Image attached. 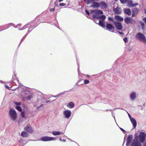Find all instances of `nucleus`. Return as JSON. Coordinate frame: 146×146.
I'll return each mask as SVG.
<instances>
[{
	"mask_svg": "<svg viewBox=\"0 0 146 146\" xmlns=\"http://www.w3.org/2000/svg\"><path fill=\"white\" fill-rule=\"evenodd\" d=\"M90 13L92 15L93 18L94 19H99V25L103 28L105 27L106 23L104 22V21L106 19V16L104 15L99 16L103 13L102 11L100 10H96L90 11Z\"/></svg>",
	"mask_w": 146,
	"mask_h": 146,
	"instance_id": "f257e3e1",
	"label": "nucleus"
},
{
	"mask_svg": "<svg viewBox=\"0 0 146 146\" xmlns=\"http://www.w3.org/2000/svg\"><path fill=\"white\" fill-rule=\"evenodd\" d=\"M9 116L11 119L13 121H15L17 118V115L13 108H11L9 111Z\"/></svg>",
	"mask_w": 146,
	"mask_h": 146,
	"instance_id": "f03ea898",
	"label": "nucleus"
},
{
	"mask_svg": "<svg viewBox=\"0 0 146 146\" xmlns=\"http://www.w3.org/2000/svg\"><path fill=\"white\" fill-rule=\"evenodd\" d=\"M135 38H136L139 40L140 41L144 43H146V38L143 33H137Z\"/></svg>",
	"mask_w": 146,
	"mask_h": 146,
	"instance_id": "7ed1b4c3",
	"label": "nucleus"
},
{
	"mask_svg": "<svg viewBox=\"0 0 146 146\" xmlns=\"http://www.w3.org/2000/svg\"><path fill=\"white\" fill-rule=\"evenodd\" d=\"M146 137V134L144 132H141L138 136L135 137L141 142L143 143L145 140V138Z\"/></svg>",
	"mask_w": 146,
	"mask_h": 146,
	"instance_id": "20e7f679",
	"label": "nucleus"
},
{
	"mask_svg": "<svg viewBox=\"0 0 146 146\" xmlns=\"http://www.w3.org/2000/svg\"><path fill=\"white\" fill-rule=\"evenodd\" d=\"M110 21L113 23L116 29L118 30H121L123 29L121 24L119 22H114L113 18L110 17Z\"/></svg>",
	"mask_w": 146,
	"mask_h": 146,
	"instance_id": "39448f33",
	"label": "nucleus"
},
{
	"mask_svg": "<svg viewBox=\"0 0 146 146\" xmlns=\"http://www.w3.org/2000/svg\"><path fill=\"white\" fill-rule=\"evenodd\" d=\"M56 139L54 137L45 136L41 137L39 140L43 141H47L55 140Z\"/></svg>",
	"mask_w": 146,
	"mask_h": 146,
	"instance_id": "423d86ee",
	"label": "nucleus"
},
{
	"mask_svg": "<svg viewBox=\"0 0 146 146\" xmlns=\"http://www.w3.org/2000/svg\"><path fill=\"white\" fill-rule=\"evenodd\" d=\"M132 146H141V145L137 139L135 138L131 144Z\"/></svg>",
	"mask_w": 146,
	"mask_h": 146,
	"instance_id": "0eeeda50",
	"label": "nucleus"
},
{
	"mask_svg": "<svg viewBox=\"0 0 146 146\" xmlns=\"http://www.w3.org/2000/svg\"><path fill=\"white\" fill-rule=\"evenodd\" d=\"M64 115L66 118H69L71 114V111L70 110H67L63 112Z\"/></svg>",
	"mask_w": 146,
	"mask_h": 146,
	"instance_id": "6e6552de",
	"label": "nucleus"
},
{
	"mask_svg": "<svg viewBox=\"0 0 146 146\" xmlns=\"http://www.w3.org/2000/svg\"><path fill=\"white\" fill-rule=\"evenodd\" d=\"M124 21L127 24L132 23L135 22L134 20L132 18L130 17L125 18L124 19Z\"/></svg>",
	"mask_w": 146,
	"mask_h": 146,
	"instance_id": "1a4fd4ad",
	"label": "nucleus"
},
{
	"mask_svg": "<svg viewBox=\"0 0 146 146\" xmlns=\"http://www.w3.org/2000/svg\"><path fill=\"white\" fill-rule=\"evenodd\" d=\"M113 11L114 13L117 14H119L122 12V9L121 8L117 7L116 8L113 9Z\"/></svg>",
	"mask_w": 146,
	"mask_h": 146,
	"instance_id": "9d476101",
	"label": "nucleus"
},
{
	"mask_svg": "<svg viewBox=\"0 0 146 146\" xmlns=\"http://www.w3.org/2000/svg\"><path fill=\"white\" fill-rule=\"evenodd\" d=\"M139 10L137 8H133L132 9V16L133 17H135L137 15L139 12Z\"/></svg>",
	"mask_w": 146,
	"mask_h": 146,
	"instance_id": "9b49d317",
	"label": "nucleus"
},
{
	"mask_svg": "<svg viewBox=\"0 0 146 146\" xmlns=\"http://www.w3.org/2000/svg\"><path fill=\"white\" fill-rule=\"evenodd\" d=\"M24 129L25 130L29 133H31L33 131L32 127L29 125H27L26 127H25Z\"/></svg>",
	"mask_w": 146,
	"mask_h": 146,
	"instance_id": "f8f14e48",
	"label": "nucleus"
},
{
	"mask_svg": "<svg viewBox=\"0 0 146 146\" xmlns=\"http://www.w3.org/2000/svg\"><path fill=\"white\" fill-rule=\"evenodd\" d=\"M138 5V4L137 3H136L135 4H133L132 1H129L127 3V5L130 7H133Z\"/></svg>",
	"mask_w": 146,
	"mask_h": 146,
	"instance_id": "ddd939ff",
	"label": "nucleus"
},
{
	"mask_svg": "<svg viewBox=\"0 0 146 146\" xmlns=\"http://www.w3.org/2000/svg\"><path fill=\"white\" fill-rule=\"evenodd\" d=\"M132 139V135H129L128 136L126 141V145H128L130 144Z\"/></svg>",
	"mask_w": 146,
	"mask_h": 146,
	"instance_id": "4468645a",
	"label": "nucleus"
},
{
	"mask_svg": "<svg viewBox=\"0 0 146 146\" xmlns=\"http://www.w3.org/2000/svg\"><path fill=\"white\" fill-rule=\"evenodd\" d=\"M125 13L129 16H130L131 15V11L129 9L126 8L123 9Z\"/></svg>",
	"mask_w": 146,
	"mask_h": 146,
	"instance_id": "2eb2a0df",
	"label": "nucleus"
},
{
	"mask_svg": "<svg viewBox=\"0 0 146 146\" xmlns=\"http://www.w3.org/2000/svg\"><path fill=\"white\" fill-rule=\"evenodd\" d=\"M131 121L133 124L134 128H135L137 126V122L135 120L133 117H129Z\"/></svg>",
	"mask_w": 146,
	"mask_h": 146,
	"instance_id": "dca6fc26",
	"label": "nucleus"
},
{
	"mask_svg": "<svg viewBox=\"0 0 146 146\" xmlns=\"http://www.w3.org/2000/svg\"><path fill=\"white\" fill-rule=\"evenodd\" d=\"M114 18L115 19L118 21L121 22L123 20V18L119 15L115 16Z\"/></svg>",
	"mask_w": 146,
	"mask_h": 146,
	"instance_id": "f3484780",
	"label": "nucleus"
},
{
	"mask_svg": "<svg viewBox=\"0 0 146 146\" xmlns=\"http://www.w3.org/2000/svg\"><path fill=\"white\" fill-rule=\"evenodd\" d=\"M100 4L98 3L94 2L93 3V4L91 5V7L94 8H98Z\"/></svg>",
	"mask_w": 146,
	"mask_h": 146,
	"instance_id": "a211bd4d",
	"label": "nucleus"
},
{
	"mask_svg": "<svg viewBox=\"0 0 146 146\" xmlns=\"http://www.w3.org/2000/svg\"><path fill=\"white\" fill-rule=\"evenodd\" d=\"M74 104L72 102H69L67 105V106L70 108H72L74 107Z\"/></svg>",
	"mask_w": 146,
	"mask_h": 146,
	"instance_id": "6ab92c4d",
	"label": "nucleus"
},
{
	"mask_svg": "<svg viewBox=\"0 0 146 146\" xmlns=\"http://www.w3.org/2000/svg\"><path fill=\"white\" fill-rule=\"evenodd\" d=\"M21 135L23 137H27L29 135L25 131L22 132Z\"/></svg>",
	"mask_w": 146,
	"mask_h": 146,
	"instance_id": "aec40b11",
	"label": "nucleus"
},
{
	"mask_svg": "<svg viewBox=\"0 0 146 146\" xmlns=\"http://www.w3.org/2000/svg\"><path fill=\"white\" fill-rule=\"evenodd\" d=\"M131 99L133 100L136 98V94L135 92L132 93L130 95Z\"/></svg>",
	"mask_w": 146,
	"mask_h": 146,
	"instance_id": "412c9836",
	"label": "nucleus"
},
{
	"mask_svg": "<svg viewBox=\"0 0 146 146\" xmlns=\"http://www.w3.org/2000/svg\"><path fill=\"white\" fill-rule=\"evenodd\" d=\"M62 133L60 131H54L52 133L54 135H58L61 134Z\"/></svg>",
	"mask_w": 146,
	"mask_h": 146,
	"instance_id": "4be33fe9",
	"label": "nucleus"
},
{
	"mask_svg": "<svg viewBox=\"0 0 146 146\" xmlns=\"http://www.w3.org/2000/svg\"><path fill=\"white\" fill-rule=\"evenodd\" d=\"M100 4L102 7H103L104 8H106L107 7V5L103 1L101 2L100 3Z\"/></svg>",
	"mask_w": 146,
	"mask_h": 146,
	"instance_id": "5701e85b",
	"label": "nucleus"
},
{
	"mask_svg": "<svg viewBox=\"0 0 146 146\" xmlns=\"http://www.w3.org/2000/svg\"><path fill=\"white\" fill-rule=\"evenodd\" d=\"M38 103H39L40 104H40V105L39 106H38V104L37 103H36V105L37 106H36V107H37V108H40V107H41L42 105V104H41L42 103V102H41V101L40 100H38Z\"/></svg>",
	"mask_w": 146,
	"mask_h": 146,
	"instance_id": "b1692460",
	"label": "nucleus"
},
{
	"mask_svg": "<svg viewBox=\"0 0 146 146\" xmlns=\"http://www.w3.org/2000/svg\"><path fill=\"white\" fill-rule=\"evenodd\" d=\"M94 2V0H87L86 1V3L87 4H89Z\"/></svg>",
	"mask_w": 146,
	"mask_h": 146,
	"instance_id": "393cba45",
	"label": "nucleus"
},
{
	"mask_svg": "<svg viewBox=\"0 0 146 146\" xmlns=\"http://www.w3.org/2000/svg\"><path fill=\"white\" fill-rule=\"evenodd\" d=\"M106 29L109 31H110V24L109 23H106Z\"/></svg>",
	"mask_w": 146,
	"mask_h": 146,
	"instance_id": "a878e982",
	"label": "nucleus"
},
{
	"mask_svg": "<svg viewBox=\"0 0 146 146\" xmlns=\"http://www.w3.org/2000/svg\"><path fill=\"white\" fill-rule=\"evenodd\" d=\"M115 29V27L110 24V30L114 31Z\"/></svg>",
	"mask_w": 146,
	"mask_h": 146,
	"instance_id": "bb28decb",
	"label": "nucleus"
},
{
	"mask_svg": "<svg viewBox=\"0 0 146 146\" xmlns=\"http://www.w3.org/2000/svg\"><path fill=\"white\" fill-rule=\"evenodd\" d=\"M16 108L19 111H22V109L19 106H17L16 107Z\"/></svg>",
	"mask_w": 146,
	"mask_h": 146,
	"instance_id": "cd10ccee",
	"label": "nucleus"
},
{
	"mask_svg": "<svg viewBox=\"0 0 146 146\" xmlns=\"http://www.w3.org/2000/svg\"><path fill=\"white\" fill-rule=\"evenodd\" d=\"M89 81L87 80H84V83L85 84H87L89 83Z\"/></svg>",
	"mask_w": 146,
	"mask_h": 146,
	"instance_id": "c85d7f7f",
	"label": "nucleus"
},
{
	"mask_svg": "<svg viewBox=\"0 0 146 146\" xmlns=\"http://www.w3.org/2000/svg\"><path fill=\"white\" fill-rule=\"evenodd\" d=\"M121 2L123 3H126L128 0H120Z\"/></svg>",
	"mask_w": 146,
	"mask_h": 146,
	"instance_id": "c756f323",
	"label": "nucleus"
},
{
	"mask_svg": "<svg viewBox=\"0 0 146 146\" xmlns=\"http://www.w3.org/2000/svg\"><path fill=\"white\" fill-rule=\"evenodd\" d=\"M21 116L23 117H25V113L24 112H22L21 113Z\"/></svg>",
	"mask_w": 146,
	"mask_h": 146,
	"instance_id": "7c9ffc66",
	"label": "nucleus"
},
{
	"mask_svg": "<svg viewBox=\"0 0 146 146\" xmlns=\"http://www.w3.org/2000/svg\"><path fill=\"white\" fill-rule=\"evenodd\" d=\"M64 94V92H63V93H60L59 94H58L56 96H54V97H56L59 96H60V95H61L62 94Z\"/></svg>",
	"mask_w": 146,
	"mask_h": 146,
	"instance_id": "2f4dec72",
	"label": "nucleus"
},
{
	"mask_svg": "<svg viewBox=\"0 0 146 146\" xmlns=\"http://www.w3.org/2000/svg\"><path fill=\"white\" fill-rule=\"evenodd\" d=\"M123 40L124 42L125 43H127L128 42L127 39V37H125L124 38Z\"/></svg>",
	"mask_w": 146,
	"mask_h": 146,
	"instance_id": "473e14b6",
	"label": "nucleus"
},
{
	"mask_svg": "<svg viewBox=\"0 0 146 146\" xmlns=\"http://www.w3.org/2000/svg\"><path fill=\"white\" fill-rule=\"evenodd\" d=\"M86 13L88 14V15H89L90 14L92 16V14H91L90 13H89V12L87 10H86Z\"/></svg>",
	"mask_w": 146,
	"mask_h": 146,
	"instance_id": "72a5a7b5",
	"label": "nucleus"
},
{
	"mask_svg": "<svg viewBox=\"0 0 146 146\" xmlns=\"http://www.w3.org/2000/svg\"><path fill=\"white\" fill-rule=\"evenodd\" d=\"M59 5L60 6H64L65 5V3H60Z\"/></svg>",
	"mask_w": 146,
	"mask_h": 146,
	"instance_id": "f704fd0d",
	"label": "nucleus"
},
{
	"mask_svg": "<svg viewBox=\"0 0 146 146\" xmlns=\"http://www.w3.org/2000/svg\"><path fill=\"white\" fill-rule=\"evenodd\" d=\"M14 103L16 105H19L21 104V102H14Z\"/></svg>",
	"mask_w": 146,
	"mask_h": 146,
	"instance_id": "c9c22d12",
	"label": "nucleus"
},
{
	"mask_svg": "<svg viewBox=\"0 0 146 146\" xmlns=\"http://www.w3.org/2000/svg\"><path fill=\"white\" fill-rule=\"evenodd\" d=\"M31 98V97L30 96H28L26 97V98L28 100H30Z\"/></svg>",
	"mask_w": 146,
	"mask_h": 146,
	"instance_id": "e433bc0d",
	"label": "nucleus"
},
{
	"mask_svg": "<svg viewBox=\"0 0 146 146\" xmlns=\"http://www.w3.org/2000/svg\"><path fill=\"white\" fill-rule=\"evenodd\" d=\"M59 140L60 141H62L63 142H65L66 141L65 139H63V140H62V139L61 138H60V139H59Z\"/></svg>",
	"mask_w": 146,
	"mask_h": 146,
	"instance_id": "4c0bfd02",
	"label": "nucleus"
},
{
	"mask_svg": "<svg viewBox=\"0 0 146 146\" xmlns=\"http://www.w3.org/2000/svg\"><path fill=\"white\" fill-rule=\"evenodd\" d=\"M55 10V8H52V9H50V11L51 12H53V11H54Z\"/></svg>",
	"mask_w": 146,
	"mask_h": 146,
	"instance_id": "58836bf2",
	"label": "nucleus"
},
{
	"mask_svg": "<svg viewBox=\"0 0 146 146\" xmlns=\"http://www.w3.org/2000/svg\"><path fill=\"white\" fill-rule=\"evenodd\" d=\"M141 25L143 28L144 27L145 25L143 23H142L141 24Z\"/></svg>",
	"mask_w": 146,
	"mask_h": 146,
	"instance_id": "ea45409f",
	"label": "nucleus"
},
{
	"mask_svg": "<svg viewBox=\"0 0 146 146\" xmlns=\"http://www.w3.org/2000/svg\"><path fill=\"white\" fill-rule=\"evenodd\" d=\"M5 87L8 89L9 88V87L7 86H5Z\"/></svg>",
	"mask_w": 146,
	"mask_h": 146,
	"instance_id": "a19ab883",
	"label": "nucleus"
},
{
	"mask_svg": "<svg viewBox=\"0 0 146 146\" xmlns=\"http://www.w3.org/2000/svg\"><path fill=\"white\" fill-rule=\"evenodd\" d=\"M63 0H59L58 1V2H61V1H63Z\"/></svg>",
	"mask_w": 146,
	"mask_h": 146,
	"instance_id": "79ce46f5",
	"label": "nucleus"
},
{
	"mask_svg": "<svg viewBox=\"0 0 146 146\" xmlns=\"http://www.w3.org/2000/svg\"><path fill=\"white\" fill-rule=\"evenodd\" d=\"M119 33L121 34H123V33L122 32H119Z\"/></svg>",
	"mask_w": 146,
	"mask_h": 146,
	"instance_id": "37998d69",
	"label": "nucleus"
},
{
	"mask_svg": "<svg viewBox=\"0 0 146 146\" xmlns=\"http://www.w3.org/2000/svg\"><path fill=\"white\" fill-rule=\"evenodd\" d=\"M86 76L87 77H90V76L88 75H86Z\"/></svg>",
	"mask_w": 146,
	"mask_h": 146,
	"instance_id": "c03bdc74",
	"label": "nucleus"
},
{
	"mask_svg": "<svg viewBox=\"0 0 146 146\" xmlns=\"http://www.w3.org/2000/svg\"><path fill=\"white\" fill-rule=\"evenodd\" d=\"M120 129L122 131H124V130L123 129L120 128Z\"/></svg>",
	"mask_w": 146,
	"mask_h": 146,
	"instance_id": "a18cd8bd",
	"label": "nucleus"
},
{
	"mask_svg": "<svg viewBox=\"0 0 146 146\" xmlns=\"http://www.w3.org/2000/svg\"><path fill=\"white\" fill-rule=\"evenodd\" d=\"M145 14H146V9H145Z\"/></svg>",
	"mask_w": 146,
	"mask_h": 146,
	"instance_id": "49530a36",
	"label": "nucleus"
},
{
	"mask_svg": "<svg viewBox=\"0 0 146 146\" xmlns=\"http://www.w3.org/2000/svg\"><path fill=\"white\" fill-rule=\"evenodd\" d=\"M46 102H49V100H47V101H46Z\"/></svg>",
	"mask_w": 146,
	"mask_h": 146,
	"instance_id": "de8ad7c7",
	"label": "nucleus"
},
{
	"mask_svg": "<svg viewBox=\"0 0 146 146\" xmlns=\"http://www.w3.org/2000/svg\"><path fill=\"white\" fill-rule=\"evenodd\" d=\"M108 19L109 20H110V17H108Z\"/></svg>",
	"mask_w": 146,
	"mask_h": 146,
	"instance_id": "09e8293b",
	"label": "nucleus"
},
{
	"mask_svg": "<svg viewBox=\"0 0 146 146\" xmlns=\"http://www.w3.org/2000/svg\"><path fill=\"white\" fill-rule=\"evenodd\" d=\"M84 0V1H86V0Z\"/></svg>",
	"mask_w": 146,
	"mask_h": 146,
	"instance_id": "8fccbe9b",
	"label": "nucleus"
},
{
	"mask_svg": "<svg viewBox=\"0 0 146 146\" xmlns=\"http://www.w3.org/2000/svg\"><path fill=\"white\" fill-rule=\"evenodd\" d=\"M144 146H146V145H144Z\"/></svg>",
	"mask_w": 146,
	"mask_h": 146,
	"instance_id": "3c124183",
	"label": "nucleus"
},
{
	"mask_svg": "<svg viewBox=\"0 0 146 146\" xmlns=\"http://www.w3.org/2000/svg\"><path fill=\"white\" fill-rule=\"evenodd\" d=\"M99 0H96L97 1H99Z\"/></svg>",
	"mask_w": 146,
	"mask_h": 146,
	"instance_id": "603ef678",
	"label": "nucleus"
}]
</instances>
